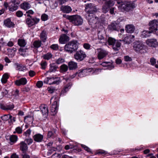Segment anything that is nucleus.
<instances>
[{
	"mask_svg": "<svg viewBox=\"0 0 158 158\" xmlns=\"http://www.w3.org/2000/svg\"><path fill=\"white\" fill-rule=\"evenodd\" d=\"M33 138L35 141L37 142H40L42 141L44 136L40 134H37L34 135Z\"/></svg>",
	"mask_w": 158,
	"mask_h": 158,
	"instance_id": "a211bd4d",
	"label": "nucleus"
},
{
	"mask_svg": "<svg viewBox=\"0 0 158 158\" xmlns=\"http://www.w3.org/2000/svg\"><path fill=\"white\" fill-rule=\"evenodd\" d=\"M16 50L17 49L15 48H9L8 49V52H12L13 54L15 53Z\"/></svg>",
	"mask_w": 158,
	"mask_h": 158,
	"instance_id": "6e6d98bb",
	"label": "nucleus"
},
{
	"mask_svg": "<svg viewBox=\"0 0 158 158\" xmlns=\"http://www.w3.org/2000/svg\"><path fill=\"white\" fill-rule=\"evenodd\" d=\"M153 32L151 31H144L142 32V35L143 37H147L150 36L151 33Z\"/></svg>",
	"mask_w": 158,
	"mask_h": 158,
	"instance_id": "c9c22d12",
	"label": "nucleus"
},
{
	"mask_svg": "<svg viewBox=\"0 0 158 158\" xmlns=\"http://www.w3.org/2000/svg\"><path fill=\"white\" fill-rule=\"evenodd\" d=\"M68 66L70 70H74L77 68V63L73 61H71L69 62Z\"/></svg>",
	"mask_w": 158,
	"mask_h": 158,
	"instance_id": "b1692460",
	"label": "nucleus"
},
{
	"mask_svg": "<svg viewBox=\"0 0 158 158\" xmlns=\"http://www.w3.org/2000/svg\"><path fill=\"white\" fill-rule=\"evenodd\" d=\"M52 156H53L54 158H60L61 157V155L60 154L56 153L53 154Z\"/></svg>",
	"mask_w": 158,
	"mask_h": 158,
	"instance_id": "0e129e2a",
	"label": "nucleus"
},
{
	"mask_svg": "<svg viewBox=\"0 0 158 158\" xmlns=\"http://www.w3.org/2000/svg\"><path fill=\"white\" fill-rule=\"evenodd\" d=\"M149 30L153 33H155L157 31L158 27V20L154 19L149 23Z\"/></svg>",
	"mask_w": 158,
	"mask_h": 158,
	"instance_id": "6e6552de",
	"label": "nucleus"
},
{
	"mask_svg": "<svg viewBox=\"0 0 158 158\" xmlns=\"http://www.w3.org/2000/svg\"><path fill=\"white\" fill-rule=\"evenodd\" d=\"M115 8L114 7H110L109 8V10L110 11V13L112 15L115 14Z\"/></svg>",
	"mask_w": 158,
	"mask_h": 158,
	"instance_id": "bf43d9fd",
	"label": "nucleus"
},
{
	"mask_svg": "<svg viewBox=\"0 0 158 158\" xmlns=\"http://www.w3.org/2000/svg\"><path fill=\"white\" fill-rule=\"evenodd\" d=\"M60 67L61 71L62 72H65L68 69V66L65 64L62 65Z\"/></svg>",
	"mask_w": 158,
	"mask_h": 158,
	"instance_id": "c03bdc74",
	"label": "nucleus"
},
{
	"mask_svg": "<svg viewBox=\"0 0 158 158\" xmlns=\"http://www.w3.org/2000/svg\"><path fill=\"white\" fill-rule=\"evenodd\" d=\"M63 16L69 19L71 22L75 25H81L83 23V19L79 15H76L69 16L64 15Z\"/></svg>",
	"mask_w": 158,
	"mask_h": 158,
	"instance_id": "f257e3e1",
	"label": "nucleus"
},
{
	"mask_svg": "<svg viewBox=\"0 0 158 158\" xmlns=\"http://www.w3.org/2000/svg\"><path fill=\"white\" fill-rule=\"evenodd\" d=\"M18 45L21 47H25L27 43L26 41L23 39H19L18 40Z\"/></svg>",
	"mask_w": 158,
	"mask_h": 158,
	"instance_id": "7c9ffc66",
	"label": "nucleus"
},
{
	"mask_svg": "<svg viewBox=\"0 0 158 158\" xmlns=\"http://www.w3.org/2000/svg\"><path fill=\"white\" fill-rule=\"evenodd\" d=\"M64 61V59L60 58L56 61V62L57 64H59L63 63Z\"/></svg>",
	"mask_w": 158,
	"mask_h": 158,
	"instance_id": "3c124183",
	"label": "nucleus"
},
{
	"mask_svg": "<svg viewBox=\"0 0 158 158\" xmlns=\"http://www.w3.org/2000/svg\"><path fill=\"white\" fill-rule=\"evenodd\" d=\"M15 65L16 69L19 71H24L27 69L25 66L22 64H16Z\"/></svg>",
	"mask_w": 158,
	"mask_h": 158,
	"instance_id": "cd10ccee",
	"label": "nucleus"
},
{
	"mask_svg": "<svg viewBox=\"0 0 158 158\" xmlns=\"http://www.w3.org/2000/svg\"><path fill=\"white\" fill-rule=\"evenodd\" d=\"M40 20V19L36 18H28L26 19V23L28 27H31L35 24H37Z\"/></svg>",
	"mask_w": 158,
	"mask_h": 158,
	"instance_id": "9b49d317",
	"label": "nucleus"
},
{
	"mask_svg": "<svg viewBox=\"0 0 158 158\" xmlns=\"http://www.w3.org/2000/svg\"><path fill=\"white\" fill-rule=\"evenodd\" d=\"M50 48L55 50H58L59 49V46L57 44H52L50 47Z\"/></svg>",
	"mask_w": 158,
	"mask_h": 158,
	"instance_id": "49530a36",
	"label": "nucleus"
},
{
	"mask_svg": "<svg viewBox=\"0 0 158 158\" xmlns=\"http://www.w3.org/2000/svg\"><path fill=\"white\" fill-rule=\"evenodd\" d=\"M81 146L82 148H84L85 149V150L86 151L88 152H90V149L89 148H88L86 146H85V145H83V144H81Z\"/></svg>",
	"mask_w": 158,
	"mask_h": 158,
	"instance_id": "69168bd1",
	"label": "nucleus"
},
{
	"mask_svg": "<svg viewBox=\"0 0 158 158\" xmlns=\"http://www.w3.org/2000/svg\"><path fill=\"white\" fill-rule=\"evenodd\" d=\"M27 83V80L25 78H22L16 81L15 83L18 86L25 85Z\"/></svg>",
	"mask_w": 158,
	"mask_h": 158,
	"instance_id": "412c9836",
	"label": "nucleus"
},
{
	"mask_svg": "<svg viewBox=\"0 0 158 158\" xmlns=\"http://www.w3.org/2000/svg\"><path fill=\"white\" fill-rule=\"evenodd\" d=\"M86 18L88 21L89 25L92 26L95 24L98 21V18L94 15H85Z\"/></svg>",
	"mask_w": 158,
	"mask_h": 158,
	"instance_id": "1a4fd4ad",
	"label": "nucleus"
},
{
	"mask_svg": "<svg viewBox=\"0 0 158 158\" xmlns=\"http://www.w3.org/2000/svg\"><path fill=\"white\" fill-rule=\"evenodd\" d=\"M125 9L127 10H130L135 7V4L133 2L127 1L125 3Z\"/></svg>",
	"mask_w": 158,
	"mask_h": 158,
	"instance_id": "ddd939ff",
	"label": "nucleus"
},
{
	"mask_svg": "<svg viewBox=\"0 0 158 158\" xmlns=\"http://www.w3.org/2000/svg\"><path fill=\"white\" fill-rule=\"evenodd\" d=\"M135 29V28L133 25L132 24L127 25L126 27V30L127 32L132 33L133 32Z\"/></svg>",
	"mask_w": 158,
	"mask_h": 158,
	"instance_id": "393cba45",
	"label": "nucleus"
},
{
	"mask_svg": "<svg viewBox=\"0 0 158 158\" xmlns=\"http://www.w3.org/2000/svg\"><path fill=\"white\" fill-rule=\"evenodd\" d=\"M33 119V118L30 116H26L24 117L25 120H29L30 122H32Z\"/></svg>",
	"mask_w": 158,
	"mask_h": 158,
	"instance_id": "4d7b16f0",
	"label": "nucleus"
},
{
	"mask_svg": "<svg viewBox=\"0 0 158 158\" xmlns=\"http://www.w3.org/2000/svg\"><path fill=\"white\" fill-rule=\"evenodd\" d=\"M124 58L125 61H130L132 60L131 58L128 56H124Z\"/></svg>",
	"mask_w": 158,
	"mask_h": 158,
	"instance_id": "e2e57ef3",
	"label": "nucleus"
},
{
	"mask_svg": "<svg viewBox=\"0 0 158 158\" xmlns=\"http://www.w3.org/2000/svg\"><path fill=\"white\" fill-rule=\"evenodd\" d=\"M15 131L18 134H21L23 131L22 128L20 127H17L15 128Z\"/></svg>",
	"mask_w": 158,
	"mask_h": 158,
	"instance_id": "de8ad7c7",
	"label": "nucleus"
},
{
	"mask_svg": "<svg viewBox=\"0 0 158 158\" xmlns=\"http://www.w3.org/2000/svg\"><path fill=\"white\" fill-rule=\"evenodd\" d=\"M120 41H123L125 44H129L132 41V40L131 39L130 37L127 36L124 38L123 40H120Z\"/></svg>",
	"mask_w": 158,
	"mask_h": 158,
	"instance_id": "58836bf2",
	"label": "nucleus"
},
{
	"mask_svg": "<svg viewBox=\"0 0 158 158\" xmlns=\"http://www.w3.org/2000/svg\"><path fill=\"white\" fill-rule=\"evenodd\" d=\"M6 110H12L14 107L13 104L6 105Z\"/></svg>",
	"mask_w": 158,
	"mask_h": 158,
	"instance_id": "13d9d810",
	"label": "nucleus"
},
{
	"mask_svg": "<svg viewBox=\"0 0 158 158\" xmlns=\"http://www.w3.org/2000/svg\"><path fill=\"white\" fill-rule=\"evenodd\" d=\"M69 40V37L65 34L62 35L59 39V41L61 44H65L66 42Z\"/></svg>",
	"mask_w": 158,
	"mask_h": 158,
	"instance_id": "f3484780",
	"label": "nucleus"
},
{
	"mask_svg": "<svg viewBox=\"0 0 158 158\" xmlns=\"http://www.w3.org/2000/svg\"><path fill=\"white\" fill-rule=\"evenodd\" d=\"M77 43V42L76 40H73L69 42L64 46L65 50L70 53L76 51L78 48Z\"/></svg>",
	"mask_w": 158,
	"mask_h": 158,
	"instance_id": "7ed1b4c3",
	"label": "nucleus"
},
{
	"mask_svg": "<svg viewBox=\"0 0 158 158\" xmlns=\"http://www.w3.org/2000/svg\"><path fill=\"white\" fill-rule=\"evenodd\" d=\"M34 47L36 48L40 47L41 45V42L39 40L35 41L33 44Z\"/></svg>",
	"mask_w": 158,
	"mask_h": 158,
	"instance_id": "e433bc0d",
	"label": "nucleus"
},
{
	"mask_svg": "<svg viewBox=\"0 0 158 158\" xmlns=\"http://www.w3.org/2000/svg\"><path fill=\"white\" fill-rule=\"evenodd\" d=\"M10 141L12 142H16L18 139V137L16 135H12L10 138Z\"/></svg>",
	"mask_w": 158,
	"mask_h": 158,
	"instance_id": "ea45409f",
	"label": "nucleus"
},
{
	"mask_svg": "<svg viewBox=\"0 0 158 158\" xmlns=\"http://www.w3.org/2000/svg\"><path fill=\"white\" fill-rule=\"evenodd\" d=\"M31 131L30 129H28L24 133V134L26 136H29L31 134Z\"/></svg>",
	"mask_w": 158,
	"mask_h": 158,
	"instance_id": "338daca9",
	"label": "nucleus"
},
{
	"mask_svg": "<svg viewBox=\"0 0 158 158\" xmlns=\"http://www.w3.org/2000/svg\"><path fill=\"white\" fill-rule=\"evenodd\" d=\"M146 43L150 47H155L157 45V40L154 39L148 40L146 41Z\"/></svg>",
	"mask_w": 158,
	"mask_h": 158,
	"instance_id": "4468645a",
	"label": "nucleus"
},
{
	"mask_svg": "<svg viewBox=\"0 0 158 158\" xmlns=\"http://www.w3.org/2000/svg\"><path fill=\"white\" fill-rule=\"evenodd\" d=\"M16 15L18 17H20L23 16V13L22 11L18 10L16 12Z\"/></svg>",
	"mask_w": 158,
	"mask_h": 158,
	"instance_id": "603ef678",
	"label": "nucleus"
},
{
	"mask_svg": "<svg viewBox=\"0 0 158 158\" xmlns=\"http://www.w3.org/2000/svg\"><path fill=\"white\" fill-rule=\"evenodd\" d=\"M4 24L8 27H14V24L11 21L10 19L8 18L4 21Z\"/></svg>",
	"mask_w": 158,
	"mask_h": 158,
	"instance_id": "4be33fe9",
	"label": "nucleus"
},
{
	"mask_svg": "<svg viewBox=\"0 0 158 158\" xmlns=\"http://www.w3.org/2000/svg\"><path fill=\"white\" fill-rule=\"evenodd\" d=\"M108 28L111 30L118 31L117 24L115 23H112L108 26Z\"/></svg>",
	"mask_w": 158,
	"mask_h": 158,
	"instance_id": "c85d7f7f",
	"label": "nucleus"
},
{
	"mask_svg": "<svg viewBox=\"0 0 158 158\" xmlns=\"http://www.w3.org/2000/svg\"><path fill=\"white\" fill-rule=\"evenodd\" d=\"M41 65L43 69H45L47 66V62L45 61H42L41 63Z\"/></svg>",
	"mask_w": 158,
	"mask_h": 158,
	"instance_id": "5fc2aeb1",
	"label": "nucleus"
},
{
	"mask_svg": "<svg viewBox=\"0 0 158 158\" xmlns=\"http://www.w3.org/2000/svg\"><path fill=\"white\" fill-rule=\"evenodd\" d=\"M41 111L44 118H46L48 115V110L46 105L42 104L40 107Z\"/></svg>",
	"mask_w": 158,
	"mask_h": 158,
	"instance_id": "f8f14e48",
	"label": "nucleus"
},
{
	"mask_svg": "<svg viewBox=\"0 0 158 158\" xmlns=\"http://www.w3.org/2000/svg\"><path fill=\"white\" fill-rule=\"evenodd\" d=\"M21 8L25 10L29 9L31 7L30 4L27 2H24L20 5Z\"/></svg>",
	"mask_w": 158,
	"mask_h": 158,
	"instance_id": "5701e85b",
	"label": "nucleus"
},
{
	"mask_svg": "<svg viewBox=\"0 0 158 158\" xmlns=\"http://www.w3.org/2000/svg\"><path fill=\"white\" fill-rule=\"evenodd\" d=\"M84 47L86 49H89L90 47V45L87 43H85L83 44Z\"/></svg>",
	"mask_w": 158,
	"mask_h": 158,
	"instance_id": "774afa93",
	"label": "nucleus"
},
{
	"mask_svg": "<svg viewBox=\"0 0 158 158\" xmlns=\"http://www.w3.org/2000/svg\"><path fill=\"white\" fill-rule=\"evenodd\" d=\"M104 1L105 2L102 6V11L104 13H106L109 11V8L114 5V2L113 0H105Z\"/></svg>",
	"mask_w": 158,
	"mask_h": 158,
	"instance_id": "423d86ee",
	"label": "nucleus"
},
{
	"mask_svg": "<svg viewBox=\"0 0 158 158\" xmlns=\"http://www.w3.org/2000/svg\"><path fill=\"white\" fill-rule=\"evenodd\" d=\"M98 51L97 57L100 60L105 57L108 54V51L102 48L97 49Z\"/></svg>",
	"mask_w": 158,
	"mask_h": 158,
	"instance_id": "9d476101",
	"label": "nucleus"
},
{
	"mask_svg": "<svg viewBox=\"0 0 158 158\" xmlns=\"http://www.w3.org/2000/svg\"><path fill=\"white\" fill-rule=\"evenodd\" d=\"M57 66H56L55 64L53 63L50 64V75H52V73H54V75H56V72L57 71Z\"/></svg>",
	"mask_w": 158,
	"mask_h": 158,
	"instance_id": "aec40b11",
	"label": "nucleus"
},
{
	"mask_svg": "<svg viewBox=\"0 0 158 158\" xmlns=\"http://www.w3.org/2000/svg\"><path fill=\"white\" fill-rule=\"evenodd\" d=\"M40 38L43 42H45L47 38V35L46 31H43L41 32L40 34Z\"/></svg>",
	"mask_w": 158,
	"mask_h": 158,
	"instance_id": "c756f323",
	"label": "nucleus"
},
{
	"mask_svg": "<svg viewBox=\"0 0 158 158\" xmlns=\"http://www.w3.org/2000/svg\"><path fill=\"white\" fill-rule=\"evenodd\" d=\"M98 38L100 40H103L104 41L102 42L105 43L106 42V41L104 39V35L101 32L98 33Z\"/></svg>",
	"mask_w": 158,
	"mask_h": 158,
	"instance_id": "79ce46f5",
	"label": "nucleus"
},
{
	"mask_svg": "<svg viewBox=\"0 0 158 158\" xmlns=\"http://www.w3.org/2000/svg\"><path fill=\"white\" fill-rule=\"evenodd\" d=\"M72 85L71 83H69L67 85H66L64 87L63 89L61 91V93H66L68 91L69 89L70 88Z\"/></svg>",
	"mask_w": 158,
	"mask_h": 158,
	"instance_id": "2f4dec72",
	"label": "nucleus"
},
{
	"mask_svg": "<svg viewBox=\"0 0 158 158\" xmlns=\"http://www.w3.org/2000/svg\"><path fill=\"white\" fill-rule=\"evenodd\" d=\"M109 45L113 46V48L114 51H118L121 45V43L118 40H116L112 37H109L108 39Z\"/></svg>",
	"mask_w": 158,
	"mask_h": 158,
	"instance_id": "39448f33",
	"label": "nucleus"
},
{
	"mask_svg": "<svg viewBox=\"0 0 158 158\" xmlns=\"http://www.w3.org/2000/svg\"><path fill=\"white\" fill-rule=\"evenodd\" d=\"M133 48L137 53L143 54L146 52V47L139 41H135L133 43Z\"/></svg>",
	"mask_w": 158,
	"mask_h": 158,
	"instance_id": "f03ea898",
	"label": "nucleus"
},
{
	"mask_svg": "<svg viewBox=\"0 0 158 158\" xmlns=\"http://www.w3.org/2000/svg\"><path fill=\"white\" fill-rule=\"evenodd\" d=\"M9 78V76L7 73H5L4 74L1 79V82L2 83H6L7 81V80Z\"/></svg>",
	"mask_w": 158,
	"mask_h": 158,
	"instance_id": "473e14b6",
	"label": "nucleus"
},
{
	"mask_svg": "<svg viewBox=\"0 0 158 158\" xmlns=\"http://www.w3.org/2000/svg\"><path fill=\"white\" fill-rule=\"evenodd\" d=\"M48 16L45 14H43L41 16V19L43 21H45L48 19Z\"/></svg>",
	"mask_w": 158,
	"mask_h": 158,
	"instance_id": "a18cd8bd",
	"label": "nucleus"
},
{
	"mask_svg": "<svg viewBox=\"0 0 158 158\" xmlns=\"http://www.w3.org/2000/svg\"><path fill=\"white\" fill-rule=\"evenodd\" d=\"M150 62L152 65H155L156 68H158V64H156V60L154 57H151L150 59Z\"/></svg>",
	"mask_w": 158,
	"mask_h": 158,
	"instance_id": "f704fd0d",
	"label": "nucleus"
},
{
	"mask_svg": "<svg viewBox=\"0 0 158 158\" xmlns=\"http://www.w3.org/2000/svg\"><path fill=\"white\" fill-rule=\"evenodd\" d=\"M20 149L21 150L23 153H25L28 149L27 144L23 141H22L19 144Z\"/></svg>",
	"mask_w": 158,
	"mask_h": 158,
	"instance_id": "6ab92c4d",
	"label": "nucleus"
},
{
	"mask_svg": "<svg viewBox=\"0 0 158 158\" xmlns=\"http://www.w3.org/2000/svg\"><path fill=\"white\" fill-rule=\"evenodd\" d=\"M35 74V73L33 70H30L28 72L29 75L31 77H34Z\"/></svg>",
	"mask_w": 158,
	"mask_h": 158,
	"instance_id": "864d4df0",
	"label": "nucleus"
},
{
	"mask_svg": "<svg viewBox=\"0 0 158 158\" xmlns=\"http://www.w3.org/2000/svg\"><path fill=\"white\" fill-rule=\"evenodd\" d=\"M25 141L28 145H30L31 144L33 141L32 139L31 138L26 139Z\"/></svg>",
	"mask_w": 158,
	"mask_h": 158,
	"instance_id": "680f3d73",
	"label": "nucleus"
},
{
	"mask_svg": "<svg viewBox=\"0 0 158 158\" xmlns=\"http://www.w3.org/2000/svg\"><path fill=\"white\" fill-rule=\"evenodd\" d=\"M101 65L103 66L107 67V69L109 70H111L114 67V66L110 62H103L102 63Z\"/></svg>",
	"mask_w": 158,
	"mask_h": 158,
	"instance_id": "a878e982",
	"label": "nucleus"
},
{
	"mask_svg": "<svg viewBox=\"0 0 158 158\" xmlns=\"http://www.w3.org/2000/svg\"><path fill=\"white\" fill-rule=\"evenodd\" d=\"M53 77H50V80L52 82H50V85L51 84H59L60 82L59 78L56 77V75H54Z\"/></svg>",
	"mask_w": 158,
	"mask_h": 158,
	"instance_id": "2eb2a0df",
	"label": "nucleus"
},
{
	"mask_svg": "<svg viewBox=\"0 0 158 158\" xmlns=\"http://www.w3.org/2000/svg\"><path fill=\"white\" fill-rule=\"evenodd\" d=\"M86 73H87V70L86 69L83 70L79 73L78 76L80 77H82L84 75L85 76L86 75V74H85Z\"/></svg>",
	"mask_w": 158,
	"mask_h": 158,
	"instance_id": "a19ab883",
	"label": "nucleus"
},
{
	"mask_svg": "<svg viewBox=\"0 0 158 158\" xmlns=\"http://www.w3.org/2000/svg\"><path fill=\"white\" fill-rule=\"evenodd\" d=\"M16 119V118L15 117H12L10 118L9 119H10V120L8 121L10 125L13 124V123L15 122Z\"/></svg>",
	"mask_w": 158,
	"mask_h": 158,
	"instance_id": "09e8293b",
	"label": "nucleus"
},
{
	"mask_svg": "<svg viewBox=\"0 0 158 158\" xmlns=\"http://www.w3.org/2000/svg\"><path fill=\"white\" fill-rule=\"evenodd\" d=\"M18 8V6L14 3H12L11 6L9 7V9L10 11L13 12L16 10Z\"/></svg>",
	"mask_w": 158,
	"mask_h": 158,
	"instance_id": "72a5a7b5",
	"label": "nucleus"
},
{
	"mask_svg": "<svg viewBox=\"0 0 158 158\" xmlns=\"http://www.w3.org/2000/svg\"><path fill=\"white\" fill-rule=\"evenodd\" d=\"M61 10L64 13H69L71 11L72 9L69 6H62L60 8Z\"/></svg>",
	"mask_w": 158,
	"mask_h": 158,
	"instance_id": "bb28decb",
	"label": "nucleus"
},
{
	"mask_svg": "<svg viewBox=\"0 0 158 158\" xmlns=\"http://www.w3.org/2000/svg\"><path fill=\"white\" fill-rule=\"evenodd\" d=\"M34 12L32 10H29L26 12V14L24 15H27V17L31 18V15L34 14Z\"/></svg>",
	"mask_w": 158,
	"mask_h": 158,
	"instance_id": "37998d69",
	"label": "nucleus"
},
{
	"mask_svg": "<svg viewBox=\"0 0 158 158\" xmlns=\"http://www.w3.org/2000/svg\"><path fill=\"white\" fill-rule=\"evenodd\" d=\"M8 91L5 89H3L2 92V95L3 96H5L8 94Z\"/></svg>",
	"mask_w": 158,
	"mask_h": 158,
	"instance_id": "052dcab7",
	"label": "nucleus"
},
{
	"mask_svg": "<svg viewBox=\"0 0 158 158\" xmlns=\"http://www.w3.org/2000/svg\"><path fill=\"white\" fill-rule=\"evenodd\" d=\"M12 117V116L10 114H4L1 117V119L4 121L8 120L10 118Z\"/></svg>",
	"mask_w": 158,
	"mask_h": 158,
	"instance_id": "4c0bfd02",
	"label": "nucleus"
},
{
	"mask_svg": "<svg viewBox=\"0 0 158 158\" xmlns=\"http://www.w3.org/2000/svg\"><path fill=\"white\" fill-rule=\"evenodd\" d=\"M85 5V11L86 12L85 15H94L97 12L98 9L94 4L90 3L86 4Z\"/></svg>",
	"mask_w": 158,
	"mask_h": 158,
	"instance_id": "20e7f679",
	"label": "nucleus"
},
{
	"mask_svg": "<svg viewBox=\"0 0 158 158\" xmlns=\"http://www.w3.org/2000/svg\"><path fill=\"white\" fill-rule=\"evenodd\" d=\"M51 109V114L52 115H55L57 112V102L56 101H55L52 103Z\"/></svg>",
	"mask_w": 158,
	"mask_h": 158,
	"instance_id": "dca6fc26",
	"label": "nucleus"
},
{
	"mask_svg": "<svg viewBox=\"0 0 158 158\" xmlns=\"http://www.w3.org/2000/svg\"><path fill=\"white\" fill-rule=\"evenodd\" d=\"M86 57L85 52L81 50L77 51L74 55L75 59L78 62L83 60Z\"/></svg>",
	"mask_w": 158,
	"mask_h": 158,
	"instance_id": "0eeeda50",
	"label": "nucleus"
},
{
	"mask_svg": "<svg viewBox=\"0 0 158 158\" xmlns=\"http://www.w3.org/2000/svg\"><path fill=\"white\" fill-rule=\"evenodd\" d=\"M36 85L38 88H41L43 85V82L42 81H38L36 84Z\"/></svg>",
	"mask_w": 158,
	"mask_h": 158,
	"instance_id": "8fccbe9b",
	"label": "nucleus"
}]
</instances>
